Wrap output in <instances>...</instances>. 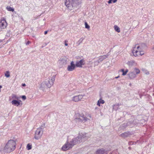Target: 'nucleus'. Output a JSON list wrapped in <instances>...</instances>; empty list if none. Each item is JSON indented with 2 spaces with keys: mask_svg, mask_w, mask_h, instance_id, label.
I'll return each mask as SVG.
<instances>
[{
  "mask_svg": "<svg viewBox=\"0 0 154 154\" xmlns=\"http://www.w3.org/2000/svg\"><path fill=\"white\" fill-rule=\"evenodd\" d=\"M30 43V42L29 41H28L26 43V45H29V43Z\"/></svg>",
  "mask_w": 154,
  "mask_h": 154,
  "instance_id": "obj_39",
  "label": "nucleus"
},
{
  "mask_svg": "<svg viewBox=\"0 0 154 154\" xmlns=\"http://www.w3.org/2000/svg\"><path fill=\"white\" fill-rule=\"evenodd\" d=\"M142 71L143 72L147 75H148L149 74V72L147 70L145 69H142Z\"/></svg>",
  "mask_w": 154,
  "mask_h": 154,
  "instance_id": "obj_34",
  "label": "nucleus"
},
{
  "mask_svg": "<svg viewBox=\"0 0 154 154\" xmlns=\"http://www.w3.org/2000/svg\"><path fill=\"white\" fill-rule=\"evenodd\" d=\"M43 129L41 127L38 128L36 131L34 138L36 140H38L40 139L43 134Z\"/></svg>",
  "mask_w": 154,
  "mask_h": 154,
  "instance_id": "obj_5",
  "label": "nucleus"
},
{
  "mask_svg": "<svg viewBox=\"0 0 154 154\" xmlns=\"http://www.w3.org/2000/svg\"><path fill=\"white\" fill-rule=\"evenodd\" d=\"M75 66L74 62L72 61L71 62L70 65L68 66L67 69L69 71H72L75 69Z\"/></svg>",
  "mask_w": 154,
  "mask_h": 154,
  "instance_id": "obj_14",
  "label": "nucleus"
},
{
  "mask_svg": "<svg viewBox=\"0 0 154 154\" xmlns=\"http://www.w3.org/2000/svg\"><path fill=\"white\" fill-rule=\"evenodd\" d=\"M2 40H0V46L2 44Z\"/></svg>",
  "mask_w": 154,
  "mask_h": 154,
  "instance_id": "obj_41",
  "label": "nucleus"
},
{
  "mask_svg": "<svg viewBox=\"0 0 154 154\" xmlns=\"http://www.w3.org/2000/svg\"><path fill=\"white\" fill-rule=\"evenodd\" d=\"M94 63V59L92 60L91 61H89V63H88V65H89L90 67H92L93 66V63Z\"/></svg>",
  "mask_w": 154,
  "mask_h": 154,
  "instance_id": "obj_31",
  "label": "nucleus"
},
{
  "mask_svg": "<svg viewBox=\"0 0 154 154\" xmlns=\"http://www.w3.org/2000/svg\"><path fill=\"white\" fill-rule=\"evenodd\" d=\"M46 87V83L44 81L43 82L40 84L39 88L43 91H44L45 90Z\"/></svg>",
  "mask_w": 154,
  "mask_h": 154,
  "instance_id": "obj_15",
  "label": "nucleus"
},
{
  "mask_svg": "<svg viewBox=\"0 0 154 154\" xmlns=\"http://www.w3.org/2000/svg\"><path fill=\"white\" fill-rule=\"evenodd\" d=\"M129 78L130 79H134L137 77V75L135 74L134 72L131 71L128 74Z\"/></svg>",
  "mask_w": 154,
  "mask_h": 154,
  "instance_id": "obj_12",
  "label": "nucleus"
},
{
  "mask_svg": "<svg viewBox=\"0 0 154 154\" xmlns=\"http://www.w3.org/2000/svg\"><path fill=\"white\" fill-rule=\"evenodd\" d=\"M107 57V56L104 55L102 56H100L98 57V60L100 62L104 60Z\"/></svg>",
  "mask_w": 154,
  "mask_h": 154,
  "instance_id": "obj_19",
  "label": "nucleus"
},
{
  "mask_svg": "<svg viewBox=\"0 0 154 154\" xmlns=\"http://www.w3.org/2000/svg\"><path fill=\"white\" fill-rule=\"evenodd\" d=\"M113 0H109V1L108 2V3L109 4H110L112 3V1Z\"/></svg>",
  "mask_w": 154,
  "mask_h": 154,
  "instance_id": "obj_37",
  "label": "nucleus"
},
{
  "mask_svg": "<svg viewBox=\"0 0 154 154\" xmlns=\"http://www.w3.org/2000/svg\"><path fill=\"white\" fill-rule=\"evenodd\" d=\"M12 98L13 100H18L19 99V97L15 94H12Z\"/></svg>",
  "mask_w": 154,
  "mask_h": 154,
  "instance_id": "obj_27",
  "label": "nucleus"
},
{
  "mask_svg": "<svg viewBox=\"0 0 154 154\" xmlns=\"http://www.w3.org/2000/svg\"><path fill=\"white\" fill-rule=\"evenodd\" d=\"M127 64L129 67H131L133 66H137V63L134 60H130L127 63Z\"/></svg>",
  "mask_w": 154,
  "mask_h": 154,
  "instance_id": "obj_13",
  "label": "nucleus"
},
{
  "mask_svg": "<svg viewBox=\"0 0 154 154\" xmlns=\"http://www.w3.org/2000/svg\"><path fill=\"white\" fill-rule=\"evenodd\" d=\"M121 71L122 72V75H125L128 72V69H126L125 71H124L123 69H121Z\"/></svg>",
  "mask_w": 154,
  "mask_h": 154,
  "instance_id": "obj_25",
  "label": "nucleus"
},
{
  "mask_svg": "<svg viewBox=\"0 0 154 154\" xmlns=\"http://www.w3.org/2000/svg\"><path fill=\"white\" fill-rule=\"evenodd\" d=\"M82 136V134H79L77 137L72 139L71 140L72 142L73 143L74 145L77 143L84 142L83 137Z\"/></svg>",
  "mask_w": 154,
  "mask_h": 154,
  "instance_id": "obj_4",
  "label": "nucleus"
},
{
  "mask_svg": "<svg viewBox=\"0 0 154 154\" xmlns=\"http://www.w3.org/2000/svg\"><path fill=\"white\" fill-rule=\"evenodd\" d=\"M22 86H26V85H25V84H22Z\"/></svg>",
  "mask_w": 154,
  "mask_h": 154,
  "instance_id": "obj_43",
  "label": "nucleus"
},
{
  "mask_svg": "<svg viewBox=\"0 0 154 154\" xmlns=\"http://www.w3.org/2000/svg\"><path fill=\"white\" fill-rule=\"evenodd\" d=\"M107 152L103 149H101L98 150L97 151L96 154H107Z\"/></svg>",
  "mask_w": 154,
  "mask_h": 154,
  "instance_id": "obj_16",
  "label": "nucleus"
},
{
  "mask_svg": "<svg viewBox=\"0 0 154 154\" xmlns=\"http://www.w3.org/2000/svg\"><path fill=\"white\" fill-rule=\"evenodd\" d=\"M85 64V60L84 59H82L80 61H77L76 62L75 66L78 67H82L83 65H84Z\"/></svg>",
  "mask_w": 154,
  "mask_h": 154,
  "instance_id": "obj_10",
  "label": "nucleus"
},
{
  "mask_svg": "<svg viewBox=\"0 0 154 154\" xmlns=\"http://www.w3.org/2000/svg\"><path fill=\"white\" fill-rule=\"evenodd\" d=\"M32 146L30 143H28L26 146V149L28 150H29L32 149Z\"/></svg>",
  "mask_w": 154,
  "mask_h": 154,
  "instance_id": "obj_29",
  "label": "nucleus"
},
{
  "mask_svg": "<svg viewBox=\"0 0 154 154\" xmlns=\"http://www.w3.org/2000/svg\"><path fill=\"white\" fill-rule=\"evenodd\" d=\"M133 72H135V74L137 75L140 73V70L137 67H135L133 69Z\"/></svg>",
  "mask_w": 154,
  "mask_h": 154,
  "instance_id": "obj_20",
  "label": "nucleus"
},
{
  "mask_svg": "<svg viewBox=\"0 0 154 154\" xmlns=\"http://www.w3.org/2000/svg\"><path fill=\"white\" fill-rule=\"evenodd\" d=\"M127 126H130L131 127H133V125H134V123L133 122L129 121L127 122Z\"/></svg>",
  "mask_w": 154,
  "mask_h": 154,
  "instance_id": "obj_22",
  "label": "nucleus"
},
{
  "mask_svg": "<svg viewBox=\"0 0 154 154\" xmlns=\"http://www.w3.org/2000/svg\"><path fill=\"white\" fill-rule=\"evenodd\" d=\"M84 39V38H80L78 42V45H79L83 41Z\"/></svg>",
  "mask_w": 154,
  "mask_h": 154,
  "instance_id": "obj_32",
  "label": "nucleus"
},
{
  "mask_svg": "<svg viewBox=\"0 0 154 154\" xmlns=\"http://www.w3.org/2000/svg\"><path fill=\"white\" fill-rule=\"evenodd\" d=\"M119 77V76H117V77H115V78H116V79H117V78H118Z\"/></svg>",
  "mask_w": 154,
  "mask_h": 154,
  "instance_id": "obj_46",
  "label": "nucleus"
},
{
  "mask_svg": "<svg viewBox=\"0 0 154 154\" xmlns=\"http://www.w3.org/2000/svg\"><path fill=\"white\" fill-rule=\"evenodd\" d=\"M48 32V31H45V32H44V34H45V35Z\"/></svg>",
  "mask_w": 154,
  "mask_h": 154,
  "instance_id": "obj_40",
  "label": "nucleus"
},
{
  "mask_svg": "<svg viewBox=\"0 0 154 154\" xmlns=\"http://www.w3.org/2000/svg\"><path fill=\"white\" fill-rule=\"evenodd\" d=\"M83 96L82 95L74 96L72 98V100L75 102H78L83 98Z\"/></svg>",
  "mask_w": 154,
  "mask_h": 154,
  "instance_id": "obj_11",
  "label": "nucleus"
},
{
  "mask_svg": "<svg viewBox=\"0 0 154 154\" xmlns=\"http://www.w3.org/2000/svg\"><path fill=\"white\" fill-rule=\"evenodd\" d=\"M119 105H118V104L114 105V106H113V109L114 110H118L119 109Z\"/></svg>",
  "mask_w": 154,
  "mask_h": 154,
  "instance_id": "obj_28",
  "label": "nucleus"
},
{
  "mask_svg": "<svg viewBox=\"0 0 154 154\" xmlns=\"http://www.w3.org/2000/svg\"><path fill=\"white\" fill-rule=\"evenodd\" d=\"M88 116L89 117H90V118H91V115H88Z\"/></svg>",
  "mask_w": 154,
  "mask_h": 154,
  "instance_id": "obj_45",
  "label": "nucleus"
},
{
  "mask_svg": "<svg viewBox=\"0 0 154 154\" xmlns=\"http://www.w3.org/2000/svg\"><path fill=\"white\" fill-rule=\"evenodd\" d=\"M129 135V133L128 132H125L124 133L122 134L121 135L122 137H127Z\"/></svg>",
  "mask_w": 154,
  "mask_h": 154,
  "instance_id": "obj_23",
  "label": "nucleus"
},
{
  "mask_svg": "<svg viewBox=\"0 0 154 154\" xmlns=\"http://www.w3.org/2000/svg\"><path fill=\"white\" fill-rule=\"evenodd\" d=\"M7 26V23L4 18H3L0 21V28L2 29H5Z\"/></svg>",
  "mask_w": 154,
  "mask_h": 154,
  "instance_id": "obj_9",
  "label": "nucleus"
},
{
  "mask_svg": "<svg viewBox=\"0 0 154 154\" xmlns=\"http://www.w3.org/2000/svg\"><path fill=\"white\" fill-rule=\"evenodd\" d=\"M22 98L24 100H25L26 99V97L25 96H22Z\"/></svg>",
  "mask_w": 154,
  "mask_h": 154,
  "instance_id": "obj_36",
  "label": "nucleus"
},
{
  "mask_svg": "<svg viewBox=\"0 0 154 154\" xmlns=\"http://www.w3.org/2000/svg\"><path fill=\"white\" fill-rule=\"evenodd\" d=\"M55 76H53L46 79L45 82L46 83V86L48 88H50L54 84L55 80Z\"/></svg>",
  "mask_w": 154,
  "mask_h": 154,
  "instance_id": "obj_6",
  "label": "nucleus"
},
{
  "mask_svg": "<svg viewBox=\"0 0 154 154\" xmlns=\"http://www.w3.org/2000/svg\"><path fill=\"white\" fill-rule=\"evenodd\" d=\"M117 1V0H113V2L114 3H115V2H116Z\"/></svg>",
  "mask_w": 154,
  "mask_h": 154,
  "instance_id": "obj_42",
  "label": "nucleus"
},
{
  "mask_svg": "<svg viewBox=\"0 0 154 154\" xmlns=\"http://www.w3.org/2000/svg\"><path fill=\"white\" fill-rule=\"evenodd\" d=\"M82 136L83 137V140L84 141L90 138L91 137V135L90 134L85 133V134H82Z\"/></svg>",
  "mask_w": 154,
  "mask_h": 154,
  "instance_id": "obj_18",
  "label": "nucleus"
},
{
  "mask_svg": "<svg viewBox=\"0 0 154 154\" xmlns=\"http://www.w3.org/2000/svg\"><path fill=\"white\" fill-rule=\"evenodd\" d=\"M5 76L7 78H8L10 77V73L9 71H7L5 73Z\"/></svg>",
  "mask_w": 154,
  "mask_h": 154,
  "instance_id": "obj_33",
  "label": "nucleus"
},
{
  "mask_svg": "<svg viewBox=\"0 0 154 154\" xmlns=\"http://www.w3.org/2000/svg\"><path fill=\"white\" fill-rule=\"evenodd\" d=\"M16 141L13 140H9L6 144L4 149V152L10 153L14 150L16 147Z\"/></svg>",
  "mask_w": 154,
  "mask_h": 154,
  "instance_id": "obj_1",
  "label": "nucleus"
},
{
  "mask_svg": "<svg viewBox=\"0 0 154 154\" xmlns=\"http://www.w3.org/2000/svg\"><path fill=\"white\" fill-rule=\"evenodd\" d=\"M6 9L9 11H12L13 12L14 11V8L10 7L9 6H8L6 7Z\"/></svg>",
  "mask_w": 154,
  "mask_h": 154,
  "instance_id": "obj_24",
  "label": "nucleus"
},
{
  "mask_svg": "<svg viewBox=\"0 0 154 154\" xmlns=\"http://www.w3.org/2000/svg\"><path fill=\"white\" fill-rule=\"evenodd\" d=\"M144 48L142 45L137 44L133 47L132 52L135 57L142 56L144 54Z\"/></svg>",
  "mask_w": 154,
  "mask_h": 154,
  "instance_id": "obj_2",
  "label": "nucleus"
},
{
  "mask_svg": "<svg viewBox=\"0 0 154 154\" xmlns=\"http://www.w3.org/2000/svg\"><path fill=\"white\" fill-rule=\"evenodd\" d=\"M80 0H65V5L66 7L69 9L71 10L72 8H75L77 4L79 3Z\"/></svg>",
  "mask_w": 154,
  "mask_h": 154,
  "instance_id": "obj_3",
  "label": "nucleus"
},
{
  "mask_svg": "<svg viewBox=\"0 0 154 154\" xmlns=\"http://www.w3.org/2000/svg\"><path fill=\"white\" fill-rule=\"evenodd\" d=\"M85 28L87 29H89L90 28V26L88 24L87 22L85 23Z\"/></svg>",
  "mask_w": 154,
  "mask_h": 154,
  "instance_id": "obj_35",
  "label": "nucleus"
},
{
  "mask_svg": "<svg viewBox=\"0 0 154 154\" xmlns=\"http://www.w3.org/2000/svg\"><path fill=\"white\" fill-rule=\"evenodd\" d=\"M88 119H89L84 116V115H80L79 118L75 119V120L77 122H78V123H80L83 121H86Z\"/></svg>",
  "mask_w": 154,
  "mask_h": 154,
  "instance_id": "obj_8",
  "label": "nucleus"
},
{
  "mask_svg": "<svg viewBox=\"0 0 154 154\" xmlns=\"http://www.w3.org/2000/svg\"><path fill=\"white\" fill-rule=\"evenodd\" d=\"M130 144H133V142H131L130 143Z\"/></svg>",
  "mask_w": 154,
  "mask_h": 154,
  "instance_id": "obj_44",
  "label": "nucleus"
},
{
  "mask_svg": "<svg viewBox=\"0 0 154 154\" xmlns=\"http://www.w3.org/2000/svg\"><path fill=\"white\" fill-rule=\"evenodd\" d=\"M105 103V101L104 100H102L101 99H100L97 101V105L99 106H100V104H103Z\"/></svg>",
  "mask_w": 154,
  "mask_h": 154,
  "instance_id": "obj_21",
  "label": "nucleus"
},
{
  "mask_svg": "<svg viewBox=\"0 0 154 154\" xmlns=\"http://www.w3.org/2000/svg\"><path fill=\"white\" fill-rule=\"evenodd\" d=\"M74 145V144L71 141L69 142L68 141L63 146L62 149L63 150L66 151L72 148Z\"/></svg>",
  "mask_w": 154,
  "mask_h": 154,
  "instance_id": "obj_7",
  "label": "nucleus"
},
{
  "mask_svg": "<svg viewBox=\"0 0 154 154\" xmlns=\"http://www.w3.org/2000/svg\"><path fill=\"white\" fill-rule=\"evenodd\" d=\"M66 41H65V46H67L68 45V44L67 43H66Z\"/></svg>",
  "mask_w": 154,
  "mask_h": 154,
  "instance_id": "obj_38",
  "label": "nucleus"
},
{
  "mask_svg": "<svg viewBox=\"0 0 154 154\" xmlns=\"http://www.w3.org/2000/svg\"><path fill=\"white\" fill-rule=\"evenodd\" d=\"M20 101H18L16 100H13L11 102V103L12 105L18 106L20 105Z\"/></svg>",
  "mask_w": 154,
  "mask_h": 154,
  "instance_id": "obj_17",
  "label": "nucleus"
},
{
  "mask_svg": "<svg viewBox=\"0 0 154 154\" xmlns=\"http://www.w3.org/2000/svg\"><path fill=\"white\" fill-rule=\"evenodd\" d=\"M115 30L117 32H119L120 31V28L119 27L116 25H115L114 26Z\"/></svg>",
  "mask_w": 154,
  "mask_h": 154,
  "instance_id": "obj_26",
  "label": "nucleus"
},
{
  "mask_svg": "<svg viewBox=\"0 0 154 154\" xmlns=\"http://www.w3.org/2000/svg\"><path fill=\"white\" fill-rule=\"evenodd\" d=\"M100 63V61L98 60H94V66H97Z\"/></svg>",
  "mask_w": 154,
  "mask_h": 154,
  "instance_id": "obj_30",
  "label": "nucleus"
}]
</instances>
